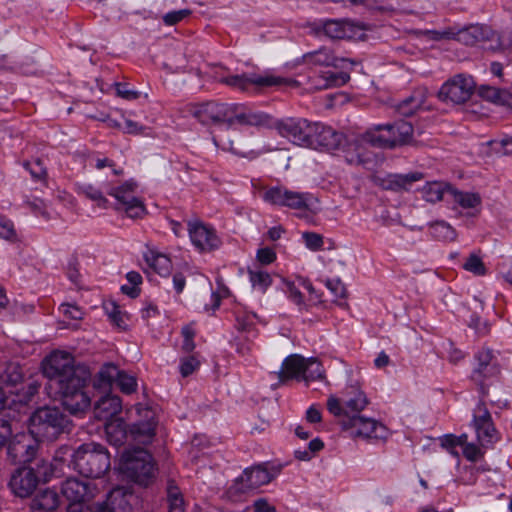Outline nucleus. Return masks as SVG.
I'll return each instance as SVG.
<instances>
[{
	"instance_id": "nucleus-1",
	"label": "nucleus",
	"mask_w": 512,
	"mask_h": 512,
	"mask_svg": "<svg viewBox=\"0 0 512 512\" xmlns=\"http://www.w3.org/2000/svg\"><path fill=\"white\" fill-rule=\"evenodd\" d=\"M43 373L49 380V388L57 390L63 406L71 414H81L90 407L91 399L85 390L90 372L84 366L74 365L70 354H50L43 362Z\"/></svg>"
},
{
	"instance_id": "nucleus-2",
	"label": "nucleus",
	"mask_w": 512,
	"mask_h": 512,
	"mask_svg": "<svg viewBox=\"0 0 512 512\" xmlns=\"http://www.w3.org/2000/svg\"><path fill=\"white\" fill-rule=\"evenodd\" d=\"M186 112L204 126L227 129L235 125L268 126L271 119L268 114L254 111L244 104L219 100L189 103Z\"/></svg>"
},
{
	"instance_id": "nucleus-3",
	"label": "nucleus",
	"mask_w": 512,
	"mask_h": 512,
	"mask_svg": "<svg viewBox=\"0 0 512 512\" xmlns=\"http://www.w3.org/2000/svg\"><path fill=\"white\" fill-rule=\"evenodd\" d=\"M140 419L129 429L122 418L105 421V433L107 440L114 446H121L128 437L135 442L148 444L155 436L157 421L155 412L150 408L136 407Z\"/></svg>"
},
{
	"instance_id": "nucleus-4",
	"label": "nucleus",
	"mask_w": 512,
	"mask_h": 512,
	"mask_svg": "<svg viewBox=\"0 0 512 512\" xmlns=\"http://www.w3.org/2000/svg\"><path fill=\"white\" fill-rule=\"evenodd\" d=\"M73 423L60 408L42 407L28 419L30 434L39 441H54L64 433H70Z\"/></svg>"
},
{
	"instance_id": "nucleus-5",
	"label": "nucleus",
	"mask_w": 512,
	"mask_h": 512,
	"mask_svg": "<svg viewBox=\"0 0 512 512\" xmlns=\"http://www.w3.org/2000/svg\"><path fill=\"white\" fill-rule=\"evenodd\" d=\"M72 463L81 475L100 478L110 469V455L101 444L84 443L73 452Z\"/></svg>"
},
{
	"instance_id": "nucleus-6",
	"label": "nucleus",
	"mask_w": 512,
	"mask_h": 512,
	"mask_svg": "<svg viewBox=\"0 0 512 512\" xmlns=\"http://www.w3.org/2000/svg\"><path fill=\"white\" fill-rule=\"evenodd\" d=\"M120 466L123 474L140 485H148L154 477L155 467L152 456L143 448L125 450Z\"/></svg>"
},
{
	"instance_id": "nucleus-7",
	"label": "nucleus",
	"mask_w": 512,
	"mask_h": 512,
	"mask_svg": "<svg viewBox=\"0 0 512 512\" xmlns=\"http://www.w3.org/2000/svg\"><path fill=\"white\" fill-rule=\"evenodd\" d=\"M137 183L130 179L122 184L113 179L103 182V189L106 194L116 200L115 208L123 209L130 218H140L145 213L144 204L135 196Z\"/></svg>"
},
{
	"instance_id": "nucleus-8",
	"label": "nucleus",
	"mask_w": 512,
	"mask_h": 512,
	"mask_svg": "<svg viewBox=\"0 0 512 512\" xmlns=\"http://www.w3.org/2000/svg\"><path fill=\"white\" fill-rule=\"evenodd\" d=\"M368 404L366 394L358 386L351 385L345 389L342 401L331 396L327 401V408L333 415L348 419L351 415H360Z\"/></svg>"
},
{
	"instance_id": "nucleus-9",
	"label": "nucleus",
	"mask_w": 512,
	"mask_h": 512,
	"mask_svg": "<svg viewBox=\"0 0 512 512\" xmlns=\"http://www.w3.org/2000/svg\"><path fill=\"white\" fill-rule=\"evenodd\" d=\"M95 484L75 477L67 478L61 484V494L69 502L67 512H82V504L96 496Z\"/></svg>"
},
{
	"instance_id": "nucleus-10",
	"label": "nucleus",
	"mask_w": 512,
	"mask_h": 512,
	"mask_svg": "<svg viewBox=\"0 0 512 512\" xmlns=\"http://www.w3.org/2000/svg\"><path fill=\"white\" fill-rule=\"evenodd\" d=\"M263 199L272 205L306 211L310 210L313 197L309 193L292 191L284 186H275L265 191Z\"/></svg>"
},
{
	"instance_id": "nucleus-11",
	"label": "nucleus",
	"mask_w": 512,
	"mask_h": 512,
	"mask_svg": "<svg viewBox=\"0 0 512 512\" xmlns=\"http://www.w3.org/2000/svg\"><path fill=\"white\" fill-rule=\"evenodd\" d=\"M474 88L475 83L472 77L458 74L441 86L438 98L446 103L462 104L471 97Z\"/></svg>"
},
{
	"instance_id": "nucleus-12",
	"label": "nucleus",
	"mask_w": 512,
	"mask_h": 512,
	"mask_svg": "<svg viewBox=\"0 0 512 512\" xmlns=\"http://www.w3.org/2000/svg\"><path fill=\"white\" fill-rule=\"evenodd\" d=\"M38 439L30 433H18L12 437L7 445V456L14 464L32 462L38 451Z\"/></svg>"
},
{
	"instance_id": "nucleus-13",
	"label": "nucleus",
	"mask_w": 512,
	"mask_h": 512,
	"mask_svg": "<svg viewBox=\"0 0 512 512\" xmlns=\"http://www.w3.org/2000/svg\"><path fill=\"white\" fill-rule=\"evenodd\" d=\"M314 122L303 118H286L276 123L275 127L279 134L288 138L295 144L309 146L313 133Z\"/></svg>"
},
{
	"instance_id": "nucleus-14",
	"label": "nucleus",
	"mask_w": 512,
	"mask_h": 512,
	"mask_svg": "<svg viewBox=\"0 0 512 512\" xmlns=\"http://www.w3.org/2000/svg\"><path fill=\"white\" fill-rule=\"evenodd\" d=\"M345 429H352V434L366 439H386L387 428L373 418L361 415H351L348 419H342Z\"/></svg>"
},
{
	"instance_id": "nucleus-15",
	"label": "nucleus",
	"mask_w": 512,
	"mask_h": 512,
	"mask_svg": "<svg viewBox=\"0 0 512 512\" xmlns=\"http://www.w3.org/2000/svg\"><path fill=\"white\" fill-rule=\"evenodd\" d=\"M475 367L471 379L486 393L484 383L500 373L499 365L490 349H482L475 355Z\"/></svg>"
},
{
	"instance_id": "nucleus-16",
	"label": "nucleus",
	"mask_w": 512,
	"mask_h": 512,
	"mask_svg": "<svg viewBox=\"0 0 512 512\" xmlns=\"http://www.w3.org/2000/svg\"><path fill=\"white\" fill-rule=\"evenodd\" d=\"M221 83L240 91H248L250 87H271L279 86L286 82L285 79L275 76H260L256 74H240L223 77Z\"/></svg>"
},
{
	"instance_id": "nucleus-17",
	"label": "nucleus",
	"mask_w": 512,
	"mask_h": 512,
	"mask_svg": "<svg viewBox=\"0 0 512 512\" xmlns=\"http://www.w3.org/2000/svg\"><path fill=\"white\" fill-rule=\"evenodd\" d=\"M434 33L436 35L434 39L455 38L460 43L468 46H473L478 43L491 40L494 36V32L490 27L478 24L463 28L457 33H452L450 31Z\"/></svg>"
},
{
	"instance_id": "nucleus-18",
	"label": "nucleus",
	"mask_w": 512,
	"mask_h": 512,
	"mask_svg": "<svg viewBox=\"0 0 512 512\" xmlns=\"http://www.w3.org/2000/svg\"><path fill=\"white\" fill-rule=\"evenodd\" d=\"M311 136L308 147L313 149L334 151L339 149L345 142V136L343 133L318 122H314L313 133Z\"/></svg>"
},
{
	"instance_id": "nucleus-19",
	"label": "nucleus",
	"mask_w": 512,
	"mask_h": 512,
	"mask_svg": "<svg viewBox=\"0 0 512 512\" xmlns=\"http://www.w3.org/2000/svg\"><path fill=\"white\" fill-rule=\"evenodd\" d=\"M188 231L193 245L199 251L210 252L218 249L221 245V240L215 230L202 222H189Z\"/></svg>"
},
{
	"instance_id": "nucleus-20",
	"label": "nucleus",
	"mask_w": 512,
	"mask_h": 512,
	"mask_svg": "<svg viewBox=\"0 0 512 512\" xmlns=\"http://www.w3.org/2000/svg\"><path fill=\"white\" fill-rule=\"evenodd\" d=\"M39 485L37 477L29 467H19L10 476L8 486L11 492L19 498L32 496Z\"/></svg>"
},
{
	"instance_id": "nucleus-21",
	"label": "nucleus",
	"mask_w": 512,
	"mask_h": 512,
	"mask_svg": "<svg viewBox=\"0 0 512 512\" xmlns=\"http://www.w3.org/2000/svg\"><path fill=\"white\" fill-rule=\"evenodd\" d=\"M280 470L281 466L272 465L268 468L264 464L256 465L245 469L239 477V482L243 490L256 489L271 482Z\"/></svg>"
},
{
	"instance_id": "nucleus-22",
	"label": "nucleus",
	"mask_w": 512,
	"mask_h": 512,
	"mask_svg": "<svg viewBox=\"0 0 512 512\" xmlns=\"http://www.w3.org/2000/svg\"><path fill=\"white\" fill-rule=\"evenodd\" d=\"M473 422L477 438L482 446L491 444L496 439V430L491 415L483 403L476 406Z\"/></svg>"
},
{
	"instance_id": "nucleus-23",
	"label": "nucleus",
	"mask_w": 512,
	"mask_h": 512,
	"mask_svg": "<svg viewBox=\"0 0 512 512\" xmlns=\"http://www.w3.org/2000/svg\"><path fill=\"white\" fill-rule=\"evenodd\" d=\"M346 62L353 63L348 59L336 57L333 52L326 47H322L302 56V63L310 67L332 66L335 68H343V64Z\"/></svg>"
},
{
	"instance_id": "nucleus-24",
	"label": "nucleus",
	"mask_w": 512,
	"mask_h": 512,
	"mask_svg": "<svg viewBox=\"0 0 512 512\" xmlns=\"http://www.w3.org/2000/svg\"><path fill=\"white\" fill-rule=\"evenodd\" d=\"M121 409L122 402L119 396L106 394L95 402L94 415L98 420L108 421L117 418Z\"/></svg>"
},
{
	"instance_id": "nucleus-25",
	"label": "nucleus",
	"mask_w": 512,
	"mask_h": 512,
	"mask_svg": "<svg viewBox=\"0 0 512 512\" xmlns=\"http://www.w3.org/2000/svg\"><path fill=\"white\" fill-rule=\"evenodd\" d=\"M361 139L373 147L395 148V140L391 137L388 124L376 125L362 134Z\"/></svg>"
},
{
	"instance_id": "nucleus-26",
	"label": "nucleus",
	"mask_w": 512,
	"mask_h": 512,
	"mask_svg": "<svg viewBox=\"0 0 512 512\" xmlns=\"http://www.w3.org/2000/svg\"><path fill=\"white\" fill-rule=\"evenodd\" d=\"M133 500L135 499L132 493L125 491L122 487H117L109 493L104 503L111 512H132Z\"/></svg>"
},
{
	"instance_id": "nucleus-27",
	"label": "nucleus",
	"mask_w": 512,
	"mask_h": 512,
	"mask_svg": "<svg viewBox=\"0 0 512 512\" xmlns=\"http://www.w3.org/2000/svg\"><path fill=\"white\" fill-rule=\"evenodd\" d=\"M306 359L300 355L288 356L282 363L278 377L281 382L288 379L301 380Z\"/></svg>"
},
{
	"instance_id": "nucleus-28",
	"label": "nucleus",
	"mask_w": 512,
	"mask_h": 512,
	"mask_svg": "<svg viewBox=\"0 0 512 512\" xmlns=\"http://www.w3.org/2000/svg\"><path fill=\"white\" fill-rule=\"evenodd\" d=\"M323 31L331 39H345L354 37L355 27L346 20H327L323 23Z\"/></svg>"
},
{
	"instance_id": "nucleus-29",
	"label": "nucleus",
	"mask_w": 512,
	"mask_h": 512,
	"mask_svg": "<svg viewBox=\"0 0 512 512\" xmlns=\"http://www.w3.org/2000/svg\"><path fill=\"white\" fill-rule=\"evenodd\" d=\"M480 97L492 103L512 108V91L489 85H481L478 89Z\"/></svg>"
},
{
	"instance_id": "nucleus-30",
	"label": "nucleus",
	"mask_w": 512,
	"mask_h": 512,
	"mask_svg": "<svg viewBox=\"0 0 512 512\" xmlns=\"http://www.w3.org/2000/svg\"><path fill=\"white\" fill-rule=\"evenodd\" d=\"M59 506V496L55 490L46 488L37 493L31 500L30 509L43 510V511H54Z\"/></svg>"
},
{
	"instance_id": "nucleus-31",
	"label": "nucleus",
	"mask_w": 512,
	"mask_h": 512,
	"mask_svg": "<svg viewBox=\"0 0 512 512\" xmlns=\"http://www.w3.org/2000/svg\"><path fill=\"white\" fill-rule=\"evenodd\" d=\"M452 186L447 182L431 181L427 182L420 190L425 201L436 203L443 200L445 194L449 195Z\"/></svg>"
},
{
	"instance_id": "nucleus-32",
	"label": "nucleus",
	"mask_w": 512,
	"mask_h": 512,
	"mask_svg": "<svg viewBox=\"0 0 512 512\" xmlns=\"http://www.w3.org/2000/svg\"><path fill=\"white\" fill-rule=\"evenodd\" d=\"M120 371L113 363L104 364L95 377L94 387L103 390L109 389L114 382L116 383Z\"/></svg>"
},
{
	"instance_id": "nucleus-33",
	"label": "nucleus",
	"mask_w": 512,
	"mask_h": 512,
	"mask_svg": "<svg viewBox=\"0 0 512 512\" xmlns=\"http://www.w3.org/2000/svg\"><path fill=\"white\" fill-rule=\"evenodd\" d=\"M145 260L160 276L167 277L171 273L172 263L166 255L151 250L145 254Z\"/></svg>"
},
{
	"instance_id": "nucleus-34",
	"label": "nucleus",
	"mask_w": 512,
	"mask_h": 512,
	"mask_svg": "<svg viewBox=\"0 0 512 512\" xmlns=\"http://www.w3.org/2000/svg\"><path fill=\"white\" fill-rule=\"evenodd\" d=\"M391 137L395 140V147L410 143L413 135V126L406 121H397L388 124Z\"/></svg>"
},
{
	"instance_id": "nucleus-35",
	"label": "nucleus",
	"mask_w": 512,
	"mask_h": 512,
	"mask_svg": "<svg viewBox=\"0 0 512 512\" xmlns=\"http://www.w3.org/2000/svg\"><path fill=\"white\" fill-rule=\"evenodd\" d=\"M350 76L346 72H325L317 78L315 88L318 90H325L332 87H339L346 84Z\"/></svg>"
},
{
	"instance_id": "nucleus-36",
	"label": "nucleus",
	"mask_w": 512,
	"mask_h": 512,
	"mask_svg": "<svg viewBox=\"0 0 512 512\" xmlns=\"http://www.w3.org/2000/svg\"><path fill=\"white\" fill-rule=\"evenodd\" d=\"M424 101L425 96L422 92H414L396 105V111L402 116H411L423 105Z\"/></svg>"
},
{
	"instance_id": "nucleus-37",
	"label": "nucleus",
	"mask_w": 512,
	"mask_h": 512,
	"mask_svg": "<svg viewBox=\"0 0 512 512\" xmlns=\"http://www.w3.org/2000/svg\"><path fill=\"white\" fill-rule=\"evenodd\" d=\"M325 379V371L322 364L315 358L306 359L301 380L307 384L310 381Z\"/></svg>"
},
{
	"instance_id": "nucleus-38",
	"label": "nucleus",
	"mask_w": 512,
	"mask_h": 512,
	"mask_svg": "<svg viewBox=\"0 0 512 512\" xmlns=\"http://www.w3.org/2000/svg\"><path fill=\"white\" fill-rule=\"evenodd\" d=\"M79 193L97 203V205L101 208H107L108 200L105 197L103 184L100 188L92 185V184H82L78 186Z\"/></svg>"
},
{
	"instance_id": "nucleus-39",
	"label": "nucleus",
	"mask_w": 512,
	"mask_h": 512,
	"mask_svg": "<svg viewBox=\"0 0 512 512\" xmlns=\"http://www.w3.org/2000/svg\"><path fill=\"white\" fill-rule=\"evenodd\" d=\"M430 234L437 240L451 242L457 237L455 229L445 221H437L430 225Z\"/></svg>"
},
{
	"instance_id": "nucleus-40",
	"label": "nucleus",
	"mask_w": 512,
	"mask_h": 512,
	"mask_svg": "<svg viewBox=\"0 0 512 512\" xmlns=\"http://www.w3.org/2000/svg\"><path fill=\"white\" fill-rule=\"evenodd\" d=\"M449 195L453 201L459 204L462 208H475L481 203V198L476 193L461 192L454 187L449 190Z\"/></svg>"
},
{
	"instance_id": "nucleus-41",
	"label": "nucleus",
	"mask_w": 512,
	"mask_h": 512,
	"mask_svg": "<svg viewBox=\"0 0 512 512\" xmlns=\"http://www.w3.org/2000/svg\"><path fill=\"white\" fill-rule=\"evenodd\" d=\"M32 462H33V465L28 466V467L31 468L33 470V472L35 473V475L37 477V481L39 483L40 482H44V483L48 482L53 475L52 464L48 460L43 459V458H37L36 456L32 460Z\"/></svg>"
},
{
	"instance_id": "nucleus-42",
	"label": "nucleus",
	"mask_w": 512,
	"mask_h": 512,
	"mask_svg": "<svg viewBox=\"0 0 512 512\" xmlns=\"http://www.w3.org/2000/svg\"><path fill=\"white\" fill-rule=\"evenodd\" d=\"M249 279L253 288L265 292L272 283V278L266 271L249 270Z\"/></svg>"
},
{
	"instance_id": "nucleus-43",
	"label": "nucleus",
	"mask_w": 512,
	"mask_h": 512,
	"mask_svg": "<svg viewBox=\"0 0 512 512\" xmlns=\"http://www.w3.org/2000/svg\"><path fill=\"white\" fill-rule=\"evenodd\" d=\"M323 447V441L320 438H315L309 442L307 448L295 450L294 455L295 458L300 461H309L317 452L321 451Z\"/></svg>"
},
{
	"instance_id": "nucleus-44",
	"label": "nucleus",
	"mask_w": 512,
	"mask_h": 512,
	"mask_svg": "<svg viewBox=\"0 0 512 512\" xmlns=\"http://www.w3.org/2000/svg\"><path fill=\"white\" fill-rule=\"evenodd\" d=\"M167 502L169 512H184V500L177 487L168 488Z\"/></svg>"
},
{
	"instance_id": "nucleus-45",
	"label": "nucleus",
	"mask_w": 512,
	"mask_h": 512,
	"mask_svg": "<svg viewBox=\"0 0 512 512\" xmlns=\"http://www.w3.org/2000/svg\"><path fill=\"white\" fill-rule=\"evenodd\" d=\"M463 268L477 276L486 274V267L482 259L476 254H470L463 264Z\"/></svg>"
},
{
	"instance_id": "nucleus-46",
	"label": "nucleus",
	"mask_w": 512,
	"mask_h": 512,
	"mask_svg": "<svg viewBox=\"0 0 512 512\" xmlns=\"http://www.w3.org/2000/svg\"><path fill=\"white\" fill-rule=\"evenodd\" d=\"M104 309L109 319L119 328L126 326L125 314L120 310L119 306L115 302H109L105 304Z\"/></svg>"
},
{
	"instance_id": "nucleus-47",
	"label": "nucleus",
	"mask_w": 512,
	"mask_h": 512,
	"mask_svg": "<svg viewBox=\"0 0 512 512\" xmlns=\"http://www.w3.org/2000/svg\"><path fill=\"white\" fill-rule=\"evenodd\" d=\"M0 238L10 242L18 241L13 222L2 216H0Z\"/></svg>"
},
{
	"instance_id": "nucleus-48",
	"label": "nucleus",
	"mask_w": 512,
	"mask_h": 512,
	"mask_svg": "<svg viewBox=\"0 0 512 512\" xmlns=\"http://www.w3.org/2000/svg\"><path fill=\"white\" fill-rule=\"evenodd\" d=\"M116 385L125 394H131L136 390L137 382L135 377L128 375L124 371H120V375L117 378Z\"/></svg>"
},
{
	"instance_id": "nucleus-49",
	"label": "nucleus",
	"mask_w": 512,
	"mask_h": 512,
	"mask_svg": "<svg viewBox=\"0 0 512 512\" xmlns=\"http://www.w3.org/2000/svg\"><path fill=\"white\" fill-rule=\"evenodd\" d=\"M491 150L498 155L512 154V137H505L500 140H492L489 142Z\"/></svg>"
},
{
	"instance_id": "nucleus-50",
	"label": "nucleus",
	"mask_w": 512,
	"mask_h": 512,
	"mask_svg": "<svg viewBox=\"0 0 512 512\" xmlns=\"http://www.w3.org/2000/svg\"><path fill=\"white\" fill-rule=\"evenodd\" d=\"M214 142L217 145H222L224 149H227L231 151L232 153L239 155V156H246L249 152L248 146L245 143H240L238 146H234V142L231 140H228L227 142L223 141L222 139L217 140L214 138Z\"/></svg>"
},
{
	"instance_id": "nucleus-51",
	"label": "nucleus",
	"mask_w": 512,
	"mask_h": 512,
	"mask_svg": "<svg viewBox=\"0 0 512 512\" xmlns=\"http://www.w3.org/2000/svg\"><path fill=\"white\" fill-rule=\"evenodd\" d=\"M24 167L30 172L31 176L36 180H41L46 176V169L40 159L33 162H27Z\"/></svg>"
},
{
	"instance_id": "nucleus-52",
	"label": "nucleus",
	"mask_w": 512,
	"mask_h": 512,
	"mask_svg": "<svg viewBox=\"0 0 512 512\" xmlns=\"http://www.w3.org/2000/svg\"><path fill=\"white\" fill-rule=\"evenodd\" d=\"M325 284L335 298L343 299L346 297V287L340 279H328Z\"/></svg>"
},
{
	"instance_id": "nucleus-53",
	"label": "nucleus",
	"mask_w": 512,
	"mask_h": 512,
	"mask_svg": "<svg viewBox=\"0 0 512 512\" xmlns=\"http://www.w3.org/2000/svg\"><path fill=\"white\" fill-rule=\"evenodd\" d=\"M190 13L191 12L188 9H181V10H177V11H171V12L166 13L163 16V22L166 25L172 26V25H175V24L179 23L180 21H182L187 16H189Z\"/></svg>"
},
{
	"instance_id": "nucleus-54",
	"label": "nucleus",
	"mask_w": 512,
	"mask_h": 512,
	"mask_svg": "<svg viewBox=\"0 0 512 512\" xmlns=\"http://www.w3.org/2000/svg\"><path fill=\"white\" fill-rule=\"evenodd\" d=\"M110 125L119 127L125 133L134 134V135L141 134L144 130V127L142 125H140L139 123L132 121L130 119H125L123 125L117 123L116 121H113V123H111Z\"/></svg>"
},
{
	"instance_id": "nucleus-55",
	"label": "nucleus",
	"mask_w": 512,
	"mask_h": 512,
	"mask_svg": "<svg viewBox=\"0 0 512 512\" xmlns=\"http://www.w3.org/2000/svg\"><path fill=\"white\" fill-rule=\"evenodd\" d=\"M283 290L288 297L297 305L303 304V295L293 282L283 281Z\"/></svg>"
},
{
	"instance_id": "nucleus-56",
	"label": "nucleus",
	"mask_w": 512,
	"mask_h": 512,
	"mask_svg": "<svg viewBox=\"0 0 512 512\" xmlns=\"http://www.w3.org/2000/svg\"><path fill=\"white\" fill-rule=\"evenodd\" d=\"M199 367V361L194 356H189L181 361L180 372L183 377L191 375Z\"/></svg>"
},
{
	"instance_id": "nucleus-57",
	"label": "nucleus",
	"mask_w": 512,
	"mask_h": 512,
	"mask_svg": "<svg viewBox=\"0 0 512 512\" xmlns=\"http://www.w3.org/2000/svg\"><path fill=\"white\" fill-rule=\"evenodd\" d=\"M303 238L306 246L313 251H317L323 246V238L317 233L306 232L303 234Z\"/></svg>"
},
{
	"instance_id": "nucleus-58",
	"label": "nucleus",
	"mask_w": 512,
	"mask_h": 512,
	"mask_svg": "<svg viewBox=\"0 0 512 512\" xmlns=\"http://www.w3.org/2000/svg\"><path fill=\"white\" fill-rule=\"evenodd\" d=\"M276 259V253L272 248H261L257 251V260L262 265H269Z\"/></svg>"
},
{
	"instance_id": "nucleus-59",
	"label": "nucleus",
	"mask_w": 512,
	"mask_h": 512,
	"mask_svg": "<svg viewBox=\"0 0 512 512\" xmlns=\"http://www.w3.org/2000/svg\"><path fill=\"white\" fill-rule=\"evenodd\" d=\"M424 178V174L421 172H410L407 174H399V179L402 181L403 190H408L410 186L417 181Z\"/></svg>"
},
{
	"instance_id": "nucleus-60",
	"label": "nucleus",
	"mask_w": 512,
	"mask_h": 512,
	"mask_svg": "<svg viewBox=\"0 0 512 512\" xmlns=\"http://www.w3.org/2000/svg\"><path fill=\"white\" fill-rule=\"evenodd\" d=\"M116 94L126 100H134L139 97V92L129 89L127 84L117 83Z\"/></svg>"
},
{
	"instance_id": "nucleus-61",
	"label": "nucleus",
	"mask_w": 512,
	"mask_h": 512,
	"mask_svg": "<svg viewBox=\"0 0 512 512\" xmlns=\"http://www.w3.org/2000/svg\"><path fill=\"white\" fill-rule=\"evenodd\" d=\"M12 436V427L6 420H0V448L8 445Z\"/></svg>"
},
{
	"instance_id": "nucleus-62",
	"label": "nucleus",
	"mask_w": 512,
	"mask_h": 512,
	"mask_svg": "<svg viewBox=\"0 0 512 512\" xmlns=\"http://www.w3.org/2000/svg\"><path fill=\"white\" fill-rule=\"evenodd\" d=\"M60 308H61L63 314L70 319L80 320L83 318L82 310L75 305L62 304Z\"/></svg>"
},
{
	"instance_id": "nucleus-63",
	"label": "nucleus",
	"mask_w": 512,
	"mask_h": 512,
	"mask_svg": "<svg viewBox=\"0 0 512 512\" xmlns=\"http://www.w3.org/2000/svg\"><path fill=\"white\" fill-rule=\"evenodd\" d=\"M463 455L470 461H476L481 456V452L475 444L469 443L464 445Z\"/></svg>"
},
{
	"instance_id": "nucleus-64",
	"label": "nucleus",
	"mask_w": 512,
	"mask_h": 512,
	"mask_svg": "<svg viewBox=\"0 0 512 512\" xmlns=\"http://www.w3.org/2000/svg\"><path fill=\"white\" fill-rule=\"evenodd\" d=\"M253 512H276L273 505L269 504L264 498H260L253 503Z\"/></svg>"
}]
</instances>
